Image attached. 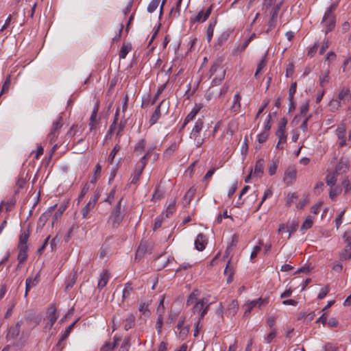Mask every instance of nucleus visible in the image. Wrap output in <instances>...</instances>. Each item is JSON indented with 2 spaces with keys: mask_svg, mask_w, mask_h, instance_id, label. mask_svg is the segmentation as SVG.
<instances>
[{
  "mask_svg": "<svg viewBox=\"0 0 351 351\" xmlns=\"http://www.w3.org/2000/svg\"><path fill=\"white\" fill-rule=\"evenodd\" d=\"M122 199H123L121 198L113 208L108 219V223H111L114 228L119 226L125 217V212L121 210Z\"/></svg>",
  "mask_w": 351,
  "mask_h": 351,
  "instance_id": "1",
  "label": "nucleus"
},
{
  "mask_svg": "<svg viewBox=\"0 0 351 351\" xmlns=\"http://www.w3.org/2000/svg\"><path fill=\"white\" fill-rule=\"evenodd\" d=\"M268 303L269 299L267 298H259L257 300L247 301L244 305V316H247L254 308H261L262 307L265 306Z\"/></svg>",
  "mask_w": 351,
  "mask_h": 351,
  "instance_id": "2",
  "label": "nucleus"
},
{
  "mask_svg": "<svg viewBox=\"0 0 351 351\" xmlns=\"http://www.w3.org/2000/svg\"><path fill=\"white\" fill-rule=\"evenodd\" d=\"M280 7L281 3H277L276 5H274L273 7H271L270 11V19L268 22V29L267 32L271 30L276 26L277 17L280 10Z\"/></svg>",
  "mask_w": 351,
  "mask_h": 351,
  "instance_id": "3",
  "label": "nucleus"
},
{
  "mask_svg": "<svg viewBox=\"0 0 351 351\" xmlns=\"http://www.w3.org/2000/svg\"><path fill=\"white\" fill-rule=\"evenodd\" d=\"M213 9V5H210L206 10H201L193 18H191V21L201 23L205 22L210 16Z\"/></svg>",
  "mask_w": 351,
  "mask_h": 351,
  "instance_id": "4",
  "label": "nucleus"
},
{
  "mask_svg": "<svg viewBox=\"0 0 351 351\" xmlns=\"http://www.w3.org/2000/svg\"><path fill=\"white\" fill-rule=\"evenodd\" d=\"M346 124L342 122L338 125L336 129V135L339 140V147H344L347 144V138L346 136Z\"/></svg>",
  "mask_w": 351,
  "mask_h": 351,
  "instance_id": "5",
  "label": "nucleus"
},
{
  "mask_svg": "<svg viewBox=\"0 0 351 351\" xmlns=\"http://www.w3.org/2000/svg\"><path fill=\"white\" fill-rule=\"evenodd\" d=\"M209 304L207 298H202L199 300V302L192 306L191 311L193 314H197L202 312L204 309L208 310Z\"/></svg>",
  "mask_w": 351,
  "mask_h": 351,
  "instance_id": "6",
  "label": "nucleus"
},
{
  "mask_svg": "<svg viewBox=\"0 0 351 351\" xmlns=\"http://www.w3.org/2000/svg\"><path fill=\"white\" fill-rule=\"evenodd\" d=\"M322 23L325 27V32L327 34L332 31L335 27V16L324 14L322 19Z\"/></svg>",
  "mask_w": 351,
  "mask_h": 351,
  "instance_id": "7",
  "label": "nucleus"
},
{
  "mask_svg": "<svg viewBox=\"0 0 351 351\" xmlns=\"http://www.w3.org/2000/svg\"><path fill=\"white\" fill-rule=\"evenodd\" d=\"M99 109V104L98 102H97L92 110L91 115L89 119V130L90 132H92L93 130H95L97 128V125L99 123V120L97 119V113Z\"/></svg>",
  "mask_w": 351,
  "mask_h": 351,
  "instance_id": "8",
  "label": "nucleus"
},
{
  "mask_svg": "<svg viewBox=\"0 0 351 351\" xmlns=\"http://www.w3.org/2000/svg\"><path fill=\"white\" fill-rule=\"evenodd\" d=\"M58 315L56 313V309L55 306H51L49 308V314L47 316L48 322L46 323L45 329L51 330L53 324L56 322Z\"/></svg>",
  "mask_w": 351,
  "mask_h": 351,
  "instance_id": "9",
  "label": "nucleus"
},
{
  "mask_svg": "<svg viewBox=\"0 0 351 351\" xmlns=\"http://www.w3.org/2000/svg\"><path fill=\"white\" fill-rule=\"evenodd\" d=\"M296 175L297 171L295 168H288L285 172V176L283 178L285 183L287 186L292 184L296 180Z\"/></svg>",
  "mask_w": 351,
  "mask_h": 351,
  "instance_id": "10",
  "label": "nucleus"
},
{
  "mask_svg": "<svg viewBox=\"0 0 351 351\" xmlns=\"http://www.w3.org/2000/svg\"><path fill=\"white\" fill-rule=\"evenodd\" d=\"M204 128V119H198L190 133V138L196 140L198 137H199V134L201 131Z\"/></svg>",
  "mask_w": 351,
  "mask_h": 351,
  "instance_id": "11",
  "label": "nucleus"
},
{
  "mask_svg": "<svg viewBox=\"0 0 351 351\" xmlns=\"http://www.w3.org/2000/svg\"><path fill=\"white\" fill-rule=\"evenodd\" d=\"M238 241L239 236L237 234H232L231 237V241L227 246V248L225 251L223 259L228 258L230 257L231 252L237 247Z\"/></svg>",
  "mask_w": 351,
  "mask_h": 351,
  "instance_id": "12",
  "label": "nucleus"
},
{
  "mask_svg": "<svg viewBox=\"0 0 351 351\" xmlns=\"http://www.w3.org/2000/svg\"><path fill=\"white\" fill-rule=\"evenodd\" d=\"M164 102H165V99H162L157 105L154 112L151 115L150 119L149 120V123L150 125H153L155 123H156L157 121H158V119H160V117L161 116L160 108H161V106H162V105L163 104Z\"/></svg>",
  "mask_w": 351,
  "mask_h": 351,
  "instance_id": "13",
  "label": "nucleus"
},
{
  "mask_svg": "<svg viewBox=\"0 0 351 351\" xmlns=\"http://www.w3.org/2000/svg\"><path fill=\"white\" fill-rule=\"evenodd\" d=\"M276 136L278 138V142L277 143L276 148L279 149H282L283 146L281 145L285 144L287 142V135L286 134V131L282 130L281 129H277Z\"/></svg>",
  "mask_w": 351,
  "mask_h": 351,
  "instance_id": "14",
  "label": "nucleus"
},
{
  "mask_svg": "<svg viewBox=\"0 0 351 351\" xmlns=\"http://www.w3.org/2000/svg\"><path fill=\"white\" fill-rule=\"evenodd\" d=\"M20 328H21V324L19 322L16 323L15 325L11 326L8 330V333H7V336H6L7 339H15L19 335Z\"/></svg>",
  "mask_w": 351,
  "mask_h": 351,
  "instance_id": "15",
  "label": "nucleus"
},
{
  "mask_svg": "<svg viewBox=\"0 0 351 351\" xmlns=\"http://www.w3.org/2000/svg\"><path fill=\"white\" fill-rule=\"evenodd\" d=\"M202 108V104H195L191 111L185 117V122L193 121Z\"/></svg>",
  "mask_w": 351,
  "mask_h": 351,
  "instance_id": "16",
  "label": "nucleus"
},
{
  "mask_svg": "<svg viewBox=\"0 0 351 351\" xmlns=\"http://www.w3.org/2000/svg\"><path fill=\"white\" fill-rule=\"evenodd\" d=\"M39 274H37L34 278H28L25 280V297H27L28 291L37 285L38 283Z\"/></svg>",
  "mask_w": 351,
  "mask_h": 351,
  "instance_id": "17",
  "label": "nucleus"
},
{
  "mask_svg": "<svg viewBox=\"0 0 351 351\" xmlns=\"http://www.w3.org/2000/svg\"><path fill=\"white\" fill-rule=\"evenodd\" d=\"M217 19H211L208 23V25L206 30V38L208 43H210L213 38L214 29L217 25Z\"/></svg>",
  "mask_w": 351,
  "mask_h": 351,
  "instance_id": "18",
  "label": "nucleus"
},
{
  "mask_svg": "<svg viewBox=\"0 0 351 351\" xmlns=\"http://www.w3.org/2000/svg\"><path fill=\"white\" fill-rule=\"evenodd\" d=\"M265 160L263 158L258 159L255 164L253 174L258 178L263 173Z\"/></svg>",
  "mask_w": 351,
  "mask_h": 351,
  "instance_id": "19",
  "label": "nucleus"
},
{
  "mask_svg": "<svg viewBox=\"0 0 351 351\" xmlns=\"http://www.w3.org/2000/svg\"><path fill=\"white\" fill-rule=\"evenodd\" d=\"M241 96L239 93L234 95L232 105L230 108L232 112L234 113H238L239 112L241 106Z\"/></svg>",
  "mask_w": 351,
  "mask_h": 351,
  "instance_id": "20",
  "label": "nucleus"
},
{
  "mask_svg": "<svg viewBox=\"0 0 351 351\" xmlns=\"http://www.w3.org/2000/svg\"><path fill=\"white\" fill-rule=\"evenodd\" d=\"M110 279L109 274L107 271H104L99 275V278L98 280L97 287L99 289H102L107 285L108 280Z\"/></svg>",
  "mask_w": 351,
  "mask_h": 351,
  "instance_id": "21",
  "label": "nucleus"
},
{
  "mask_svg": "<svg viewBox=\"0 0 351 351\" xmlns=\"http://www.w3.org/2000/svg\"><path fill=\"white\" fill-rule=\"evenodd\" d=\"M199 291L197 289H194L188 296L186 300V306H193L199 302L198 296Z\"/></svg>",
  "mask_w": 351,
  "mask_h": 351,
  "instance_id": "22",
  "label": "nucleus"
},
{
  "mask_svg": "<svg viewBox=\"0 0 351 351\" xmlns=\"http://www.w3.org/2000/svg\"><path fill=\"white\" fill-rule=\"evenodd\" d=\"M136 317L132 313H128L124 319V329L128 330L135 324Z\"/></svg>",
  "mask_w": 351,
  "mask_h": 351,
  "instance_id": "23",
  "label": "nucleus"
},
{
  "mask_svg": "<svg viewBox=\"0 0 351 351\" xmlns=\"http://www.w3.org/2000/svg\"><path fill=\"white\" fill-rule=\"evenodd\" d=\"M205 237L202 234H199L195 240V246L198 251H203L205 248Z\"/></svg>",
  "mask_w": 351,
  "mask_h": 351,
  "instance_id": "24",
  "label": "nucleus"
},
{
  "mask_svg": "<svg viewBox=\"0 0 351 351\" xmlns=\"http://www.w3.org/2000/svg\"><path fill=\"white\" fill-rule=\"evenodd\" d=\"M147 250V243L144 241H141L136 250L135 260H140L145 254Z\"/></svg>",
  "mask_w": 351,
  "mask_h": 351,
  "instance_id": "25",
  "label": "nucleus"
},
{
  "mask_svg": "<svg viewBox=\"0 0 351 351\" xmlns=\"http://www.w3.org/2000/svg\"><path fill=\"white\" fill-rule=\"evenodd\" d=\"M167 83H168V82H167L165 84H161L160 86H159L158 87V89H157L156 93L154 94L153 97L150 99V103L152 105L155 104L156 102L158 101L160 96L162 94V93L165 90Z\"/></svg>",
  "mask_w": 351,
  "mask_h": 351,
  "instance_id": "26",
  "label": "nucleus"
},
{
  "mask_svg": "<svg viewBox=\"0 0 351 351\" xmlns=\"http://www.w3.org/2000/svg\"><path fill=\"white\" fill-rule=\"evenodd\" d=\"M338 99L343 103L349 101L351 99V92L348 88H343L338 95Z\"/></svg>",
  "mask_w": 351,
  "mask_h": 351,
  "instance_id": "27",
  "label": "nucleus"
},
{
  "mask_svg": "<svg viewBox=\"0 0 351 351\" xmlns=\"http://www.w3.org/2000/svg\"><path fill=\"white\" fill-rule=\"evenodd\" d=\"M29 238V230H21L20 236H19V243L18 247H28L27 246V240Z\"/></svg>",
  "mask_w": 351,
  "mask_h": 351,
  "instance_id": "28",
  "label": "nucleus"
},
{
  "mask_svg": "<svg viewBox=\"0 0 351 351\" xmlns=\"http://www.w3.org/2000/svg\"><path fill=\"white\" fill-rule=\"evenodd\" d=\"M268 52L267 51H265L263 56L262 57L261 60H260L259 63L258 64L256 71L254 73V77L257 78L258 77L259 73L261 71V70L266 66L267 64V56Z\"/></svg>",
  "mask_w": 351,
  "mask_h": 351,
  "instance_id": "29",
  "label": "nucleus"
},
{
  "mask_svg": "<svg viewBox=\"0 0 351 351\" xmlns=\"http://www.w3.org/2000/svg\"><path fill=\"white\" fill-rule=\"evenodd\" d=\"M143 169H141V168H138L136 166L135 169H134V171L131 175L130 184H135L138 182L141 174L143 173Z\"/></svg>",
  "mask_w": 351,
  "mask_h": 351,
  "instance_id": "30",
  "label": "nucleus"
},
{
  "mask_svg": "<svg viewBox=\"0 0 351 351\" xmlns=\"http://www.w3.org/2000/svg\"><path fill=\"white\" fill-rule=\"evenodd\" d=\"M19 252L18 254V260L19 263H24L27 258L28 247H18Z\"/></svg>",
  "mask_w": 351,
  "mask_h": 351,
  "instance_id": "31",
  "label": "nucleus"
},
{
  "mask_svg": "<svg viewBox=\"0 0 351 351\" xmlns=\"http://www.w3.org/2000/svg\"><path fill=\"white\" fill-rule=\"evenodd\" d=\"M132 45L130 43L123 44L120 49L119 56L120 59H124L127 56L128 53L131 51Z\"/></svg>",
  "mask_w": 351,
  "mask_h": 351,
  "instance_id": "32",
  "label": "nucleus"
},
{
  "mask_svg": "<svg viewBox=\"0 0 351 351\" xmlns=\"http://www.w3.org/2000/svg\"><path fill=\"white\" fill-rule=\"evenodd\" d=\"M348 169V164L346 161L341 160L339 162V163L337 165L335 168V173L337 174L338 173H343L347 171Z\"/></svg>",
  "mask_w": 351,
  "mask_h": 351,
  "instance_id": "33",
  "label": "nucleus"
},
{
  "mask_svg": "<svg viewBox=\"0 0 351 351\" xmlns=\"http://www.w3.org/2000/svg\"><path fill=\"white\" fill-rule=\"evenodd\" d=\"M182 0H178L176 6L173 7L170 11L169 15L173 18L179 16L180 14V8Z\"/></svg>",
  "mask_w": 351,
  "mask_h": 351,
  "instance_id": "34",
  "label": "nucleus"
},
{
  "mask_svg": "<svg viewBox=\"0 0 351 351\" xmlns=\"http://www.w3.org/2000/svg\"><path fill=\"white\" fill-rule=\"evenodd\" d=\"M50 216L51 211H47L43 213L38 219V226L41 228L43 227L48 221Z\"/></svg>",
  "mask_w": 351,
  "mask_h": 351,
  "instance_id": "35",
  "label": "nucleus"
},
{
  "mask_svg": "<svg viewBox=\"0 0 351 351\" xmlns=\"http://www.w3.org/2000/svg\"><path fill=\"white\" fill-rule=\"evenodd\" d=\"M250 43V38H247L243 43L239 44L236 48L233 49V53L237 54L243 52Z\"/></svg>",
  "mask_w": 351,
  "mask_h": 351,
  "instance_id": "36",
  "label": "nucleus"
},
{
  "mask_svg": "<svg viewBox=\"0 0 351 351\" xmlns=\"http://www.w3.org/2000/svg\"><path fill=\"white\" fill-rule=\"evenodd\" d=\"M229 89V85L227 83H225L219 89H216V97L219 98H222L227 93Z\"/></svg>",
  "mask_w": 351,
  "mask_h": 351,
  "instance_id": "37",
  "label": "nucleus"
},
{
  "mask_svg": "<svg viewBox=\"0 0 351 351\" xmlns=\"http://www.w3.org/2000/svg\"><path fill=\"white\" fill-rule=\"evenodd\" d=\"M296 88H297V84L296 82H293L289 88V96H288V99L290 102V105L292 106L293 105V97H294V95L296 92Z\"/></svg>",
  "mask_w": 351,
  "mask_h": 351,
  "instance_id": "38",
  "label": "nucleus"
},
{
  "mask_svg": "<svg viewBox=\"0 0 351 351\" xmlns=\"http://www.w3.org/2000/svg\"><path fill=\"white\" fill-rule=\"evenodd\" d=\"M62 126V117H58V119L53 123L50 132H58V130Z\"/></svg>",
  "mask_w": 351,
  "mask_h": 351,
  "instance_id": "39",
  "label": "nucleus"
},
{
  "mask_svg": "<svg viewBox=\"0 0 351 351\" xmlns=\"http://www.w3.org/2000/svg\"><path fill=\"white\" fill-rule=\"evenodd\" d=\"M339 258L341 261L350 259L351 249L345 247L344 250L339 253Z\"/></svg>",
  "mask_w": 351,
  "mask_h": 351,
  "instance_id": "40",
  "label": "nucleus"
},
{
  "mask_svg": "<svg viewBox=\"0 0 351 351\" xmlns=\"http://www.w3.org/2000/svg\"><path fill=\"white\" fill-rule=\"evenodd\" d=\"M329 73H330V71L329 70H326L324 73H322L320 76H319V84L322 87H324L325 86V85L328 83L329 82Z\"/></svg>",
  "mask_w": 351,
  "mask_h": 351,
  "instance_id": "41",
  "label": "nucleus"
},
{
  "mask_svg": "<svg viewBox=\"0 0 351 351\" xmlns=\"http://www.w3.org/2000/svg\"><path fill=\"white\" fill-rule=\"evenodd\" d=\"M120 149H121V147L119 144L115 145V146L113 147V149L111 151V152L110 153L108 158V161L110 164H113L114 157H115L117 153L120 151Z\"/></svg>",
  "mask_w": 351,
  "mask_h": 351,
  "instance_id": "42",
  "label": "nucleus"
},
{
  "mask_svg": "<svg viewBox=\"0 0 351 351\" xmlns=\"http://www.w3.org/2000/svg\"><path fill=\"white\" fill-rule=\"evenodd\" d=\"M337 182V173L333 172L332 173L328 174L326 178V182L327 185L332 186L335 184Z\"/></svg>",
  "mask_w": 351,
  "mask_h": 351,
  "instance_id": "43",
  "label": "nucleus"
},
{
  "mask_svg": "<svg viewBox=\"0 0 351 351\" xmlns=\"http://www.w3.org/2000/svg\"><path fill=\"white\" fill-rule=\"evenodd\" d=\"M101 167L99 165H97L95 167V171L90 180L91 183H95L97 182L101 176Z\"/></svg>",
  "mask_w": 351,
  "mask_h": 351,
  "instance_id": "44",
  "label": "nucleus"
},
{
  "mask_svg": "<svg viewBox=\"0 0 351 351\" xmlns=\"http://www.w3.org/2000/svg\"><path fill=\"white\" fill-rule=\"evenodd\" d=\"M328 106H329L330 110L332 112H335V111L337 110L340 108L341 103H340V101L338 99H332L329 102Z\"/></svg>",
  "mask_w": 351,
  "mask_h": 351,
  "instance_id": "45",
  "label": "nucleus"
},
{
  "mask_svg": "<svg viewBox=\"0 0 351 351\" xmlns=\"http://www.w3.org/2000/svg\"><path fill=\"white\" fill-rule=\"evenodd\" d=\"M77 323V320L71 323L64 331L63 334L61 335L62 340H66L69 336L70 333L73 330L75 324Z\"/></svg>",
  "mask_w": 351,
  "mask_h": 351,
  "instance_id": "46",
  "label": "nucleus"
},
{
  "mask_svg": "<svg viewBox=\"0 0 351 351\" xmlns=\"http://www.w3.org/2000/svg\"><path fill=\"white\" fill-rule=\"evenodd\" d=\"M77 276L75 274H73L72 276H70L66 280L65 289L66 290H69L71 289L76 282Z\"/></svg>",
  "mask_w": 351,
  "mask_h": 351,
  "instance_id": "47",
  "label": "nucleus"
},
{
  "mask_svg": "<svg viewBox=\"0 0 351 351\" xmlns=\"http://www.w3.org/2000/svg\"><path fill=\"white\" fill-rule=\"evenodd\" d=\"M160 0H152L147 6V12L153 13L158 8Z\"/></svg>",
  "mask_w": 351,
  "mask_h": 351,
  "instance_id": "48",
  "label": "nucleus"
},
{
  "mask_svg": "<svg viewBox=\"0 0 351 351\" xmlns=\"http://www.w3.org/2000/svg\"><path fill=\"white\" fill-rule=\"evenodd\" d=\"M176 211V201L171 202L167 206L165 213L166 217H169Z\"/></svg>",
  "mask_w": 351,
  "mask_h": 351,
  "instance_id": "49",
  "label": "nucleus"
},
{
  "mask_svg": "<svg viewBox=\"0 0 351 351\" xmlns=\"http://www.w3.org/2000/svg\"><path fill=\"white\" fill-rule=\"evenodd\" d=\"M149 159V153H146L140 160V161L136 165L137 167L141 168V169H144L147 160Z\"/></svg>",
  "mask_w": 351,
  "mask_h": 351,
  "instance_id": "50",
  "label": "nucleus"
},
{
  "mask_svg": "<svg viewBox=\"0 0 351 351\" xmlns=\"http://www.w3.org/2000/svg\"><path fill=\"white\" fill-rule=\"evenodd\" d=\"M313 226L312 217H308L301 226V230H306L311 228Z\"/></svg>",
  "mask_w": 351,
  "mask_h": 351,
  "instance_id": "51",
  "label": "nucleus"
},
{
  "mask_svg": "<svg viewBox=\"0 0 351 351\" xmlns=\"http://www.w3.org/2000/svg\"><path fill=\"white\" fill-rule=\"evenodd\" d=\"M91 203L88 202L82 210V218L86 219L89 212L94 208Z\"/></svg>",
  "mask_w": 351,
  "mask_h": 351,
  "instance_id": "52",
  "label": "nucleus"
},
{
  "mask_svg": "<svg viewBox=\"0 0 351 351\" xmlns=\"http://www.w3.org/2000/svg\"><path fill=\"white\" fill-rule=\"evenodd\" d=\"M238 310V302L236 300H232L230 304L228 311L230 314L234 315Z\"/></svg>",
  "mask_w": 351,
  "mask_h": 351,
  "instance_id": "53",
  "label": "nucleus"
},
{
  "mask_svg": "<svg viewBox=\"0 0 351 351\" xmlns=\"http://www.w3.org/2000/svg\"><path fill=\"white\" fill-rule=\"evenodd\" d=\"M309 110V104L308 101H306L305 103L302 104L300 106V115L304 117V119L308 116L307 112Z\"/></svg>",
  "mask_w": 351,
  "mask_h": 351,
  "instance_id": "54",
  "label": "nucleus"
},
{
  "mask_svg": "<svg viewBox=\"0 0 351 351\" xmlns=\"http://www.w3.org/2000/svg\"><path fill=\"white\" fill-rule=\"evenodd\" d=\"M228 263L226 264V266L225 267V269H224V274H226V275H230V276H232L233 274V267L231 264V257H229L228 258Z\"/></svg>",
  "mask_w": 351,
  "mask_h": 351,
  "instance_id": "55",
  "label": "nucleus"
},
{
  "mask_svg": "<svg viewBox=\"0 0 351 351\" xmlns=\"http://www.w3.org/2000/svg\"><path fill=\"white\" fill-rule=\"evenodd\" d=\"M14 23L15 21L13 20L12 15L10 14L8 16L7 19L5 20L4 25L1 28L0 32H3L4 29L8 28L11 24H13Z\"/></svg>",
  "mask_w": 351,
  "mask_h": 351,
  "instance_id": "56",
  "label": "nucleus"
},
{
  "mask_svg": "<svg viewBox=\"0 0 351 351\" xmlns=\"http://www.w3.org/2000/svg\"><path fill=\"white\" fill-rule=\"evenodd\" d=\"M132 289V288L130 284L127 283L125 285L124 289H123V295H122V297L123 299H126L130 296Z\"/></svg>",
  "mask_w": 351,
  "mask_h": 351,
  "instance_id": "57",
  "label": "nucleus"
},
{
  "mask_svg": "<svg viewBox=\"0 0 351 351\" xmlns=\"http://www.w3.org/2000/svg\"><path fill=\"white\" fill-rule=\"evenodd\" d=\"M177 149L176 144H172L164 152V156L165 157H170L173 153L176 151Z\"/></svg>",
  "mask_w": 351,
  "mask_h": 351,
  "instance_id": "58",
  "label": "nucleus"
},
{
  "mask_svg": "<svg viewBox=\"0 0 351 351\" xmlns=\"http://www.w3.org/2000/svg\"><path fill=\"white\" fill-rule=\"evenodd\" d=\"M269 136V132L263 131L261 134L257 135V141L259 143H265Z\"/></svg>",
  "mask_w": 351,
  "mask_h": 351,
  "instance_id": "59",
  "label": "nucleus"
},
{
  "mask_svg": "<svg viewBox=\"0 0 351 351\" xmlns=\"http://www.w3.org/2000/svg\"><path fill=\"white\" fill-rule=\"evenodd\" d=\"M145 141L144 139H141L138 141V142L136 143L134 151L135 152H143L145 147Z\"/></svg>",
  "mask_w": 351,
  "mask_h": 351,
  "instance_id": "60",
  "label": "nucleus"
},
{
  "mask_svg": "<svg viewBox=\"0 0 351 351\" xmlns=\"http://www.w3.org/2000/svg\"><path fill=\"white\" fill-rule=\"evenodd\" d=\"M179 330V335H180V337L182 339H185L189 332V326H185L184 327H182V328H180Z\"/></svg>",
  "mask_w": 351,
  "mask_h": 351,
  "instance_id": "61",
  "label": "nucleus"
},
{
  "mask_svg": "<svg viewBox=\"0 0 351 351\" xmlns=\"http://www.w3.org/2000/svg\"><path fill=\"white\" fill-rule=\"evenodd\" d=\"M343 238L344 239V241L346 243V247H348L349 249H351V234H350V232H346L343 235Z\"/></svg>",
  "mask_w": 351,
  "mask_h": 351,
  "instance_id": "62",
  "label": "nucleus"
},
{
  "mask_svg": "<svg viewBox=\"0 0 351 351\" xmlns=\"http://www.w3.org/2000/svg\"><path fill=\"white\" fill-rule=\"evenodd\" d=\"M351 67V56L346 58L343 62V72H346Z\"/></svg>",
  "mask_w": 351,
  "mask_h": 351,
  "instance_id": "63",
  "label": "nucleus"
},
{
  "mask_svg": "<svg viewBox=\"0 0 351 351\" xmlns=\"http://www.w3.org/2000/svg\"><path fill=\"white\" fill-rule=\"evenodd\" d=\"M115 343H111L110 342H106L101 348L100 351H112L115 347Z\"/></svg>",
  "mask_w": 351,
  "mask_h": 351,
  "instance_id": "64",
  "label": "nucleus"
}]
</instances>
